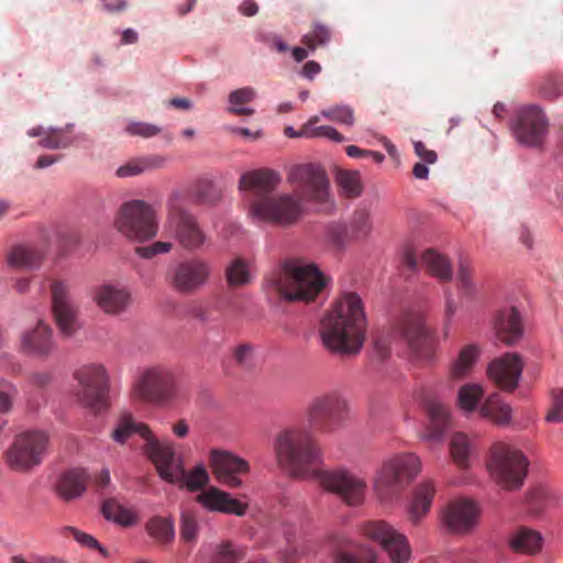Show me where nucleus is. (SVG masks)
Returning <instances> with one entry per match:
<instances>
[{
  "label": "nucleus",
  "instance_id": "14",
  "mask_svg": "<svg viewBox=\"0 0 563 563\" xmlns=\"http://www.w3.org/2000/svg\"><path fill=\"white\" fill-rule=\"evenodd\" d=\"M287 181L294 187V194L302 199V203H328L330 200V183L325 170L316 164H303L292 167Z\"/></svg>",
  "mask_w": 563,
  "mask_h": 563
},
{
  "label": "nucleus",
  "instance_id": "63",
  "mask_svg": "<svg viewBox=\"0 0 563 563\" xmlns=\"http://www.w3.org/2000/svg\"><path fill=\"white\" fill-rule=\"evenodd\" d=\"M415 153L426 163L433 164L437 162L438 155L434 151L428 150L421 141L413 143Z\"/></svg>",
  "mask_w": 563,
  "mask_h": 563
},
{
  "label": "nucleus",
  "instance_id": "45",
  "mask_svg": "<svg viewBox=\"0 0 563 563\" xmlns=\"http://www.w3.org/2000/svg\"><path fill=\"white\" fill-rule=\"evenodd\" d=\"M319 121L318 117H312L307 123L302 125L299 131L300 135L305 137H328L334 142L341 143L344 141V136L339 133L334 128L330 125L316 126Z\"/></svg>",
  "mask_w": 563,
  "mask_h": 563
},
{
  "label": "nucleus",
  "instance_id": "33",
  "mask_svg": "<svg viewBox=\"0 0 563 563\" xmlns=\"http://www.w3.org/2000/svg\"><path fill=\"white\" fill-rule=\"evenodd\" d=\"M421 265L442 282L452 279L453 273L449 258L433 249H428L421 254Z\"/></svg>",
  "mask_w": 563,
  "mask_h": 563
},
{
  "label": "nucleus",
  "instance_id": "53",
  "mask_svg": "<svg viewBox=\"0 0 563 563\" xmlns=\"http://www.w3.org/2000/svg\"><path fill=\"white\" fill-rule=\"evenodd\" d=\"M328 233L332 244L339 250L344 249L350 242L356 241L351 236L350 225L344 223H332Z\"/></svg>",
  "mask_w": 563,
  "mask_h": 563
},
{
  "label": "nucleus",
  "instance_id": "47",
  "mask_svg": "<svg viewBox=\"0 0 563 563\" xmlns=\"http://www.w3.org/2000/svg\"><path fill=\"white\" fill-rule=\"evenodd\" d=\"M183 477L177 485L185 486L190 492H196L205 487L209 482V474L203 465H197L191 471L186 472L183 466Z\"/></svg>",
  "mask_w": 563,
  "mask_h": 563
},
{
  "label": "nucleus",
  "instance_id": "9",
  "mask_svg": "<svg viewBox=\"0 0 563 563\" xmlns=\"http://www.w3.org/2000/svg\"><path fill=\"white\" fill-rule=\"evenodd\" d=\"M49 449V434L42 430H27L16 434L3 453V462L15 473L30 474L38 467Z\"/></svg>",
  "mask_w": 563,
  "mask_h": 563
},
{
  "label": "nucleus",
  "instance_id": "7",
  "mask_svg": "<svg viewBox=\"0 0 563 563\" xmlns=\"http://www.w3.org/2000/svg\"><path fill=\"white\" fill-rule=\"evenodd\" d=\"M421 463L413 453H399L385 460L377 471L373 487L383 503L398 496L419 474Z\"/></svg>",
  "mask_w": 563,
  "mask_h": 563
},
{
  "label": "nucleus",
  "instance_id": "24",
  "mask_svg": "<svg viewBox=\"0 0 563 563\" xmlns=\"http://www.w3.org/2000/svg\"><path fill=\"white\" fill-rule=\"evenodd\" d=\"M493 324L497 338L507 345H514L522 338V318L516 307L507 306L497 310Z\"/></svg>",
  "mask_w": 563,
  "mask_h": 563
},
{
  "label": "nucleus",
  "instance_id": "10",
  "mask_svg": "<svg viewBox=\"0 0 563 563\" xmlns=\"http://www.w3.org/2000/svg\"><path fill=\"white\" fill-rule=\"evenodd\" d=\"M306 415L311 430L321 434H332L349 420L350 407L339 391H329L312 398Z\"/></svg>",
  "mask_w": 563,
  "mask_h": 563
},
{
  "label": "nucleus",
  "instance_id": "44",
  "mask_svg": "<svg viewBox=\"0 0 563 563\" xmlns=\"http://www.w3.org/2000/svg\"><path fill=\"white\" fill-rule=\"evenodd\" d=\"M472 451V443L468 437L462 432H456L452 435L450 442V452L453 461L460 467L468 465V456Z\"/></svg>",
  "mask_w": 563,
  "mask_h": 563
},
{
  "label": "nucleus",
  "instance_id": "34",
  "mask_svg": "<svg viewBox=\"0 0 563 563\" xmlns=\"http://www.w3.org/2000/svg\"><path fill=\"white\" fill-rule=\"evenodd\" d=\"M479 413L482 417L490 419L499 426L509 424L511 420L510 406L504 402L497 393H494L486 398L479 408Z\"/></svg>",
  "mask_w": 563,
  "mask_h": 563
},
{
  "label": "nucleus",
  "instance_id": "40",
  "mask_svg": "<svg viewBox=\"0 0 563 563\" xmlns=\"http://www.w3.org/2000/svg\"><path fill=\"white\" fill-rule=\"evenodd\" d=\"M102 515L120 526L130 527L136 522V516L114 499H108L102 504Z\"/></svg>",
  "mask_w": 563,
  "mask_h": 563
},
{
  "label": "nucleus",
  "instance_id": "57",
  "mask_svg": "<svg viewBox=\"0 0 563 563\" xmlns=\"http://www.w3.org/2000/svg\"><path fill=\"white\" fill-rule=\"evenodd\" d=\"M162 129L146 122H131L125 126V132L132 136L152 137L159 134Z\"/></svg>",
  "mask_w": 563,
  "mask_h": 563
},
{
  "label": "nucleus",
  "instance_id": "48",
  "mask_svg": "<svg viewBox=\"0 0 563 563\" xmlns=\"http://www.w3.org/2000/svg\"><path fill=\"white\" fill-rule=\"evenodd\" d=\"M192 197L199 205L216 203L220 198V194L212 180L199 178L194 186Z\"/></svg>",
  "mask_w": 563,
  "mask_h": 563
},
{
  "label": "nucleus",
  "instance_id": "55",
  "mask_svg": "<svg viewBox=\"0 0 563 563\" xmlns=\"http://www.w3.org/2000/svg\"><path fill=\"white\" fill-rule=\"evenodd\" d=\"M551 398V406L545 420L550 423H560L563 421V389H554Z\"/></svg>",
  "mask_w": 563,
  "mask_h": 563
},
{
  "label": "nucleus",
  "instance_id": "13",
  "mask_svg": "<svg viewBox=\"0 0 563 563\" xmlns=\"http://www.w3.org/2000/svg\"><path fill=\"white\" fill-rule=\"evenodd\" d=\"M78 389L77 400L93 412H101L109 406V376L100 364H89L78 368L75 374Z\"/></svg>",
  "mask_w": 563,
  "mask_h": 563
},
{
  "label": "nucleus",
  "instance_id": "27",
  "mask_svg": "<svg viewBox=\"0 0 563 563\" xmlns=\"http://www.w3.org/2000/svg\"><path fill=\"white\" fill-rule=\"evenodd\" d=\"M424 406L429 416V426L424 438L429 441H440L451 426L450 410L448 406L433 397L428 398Z\"/></svg>",
  "mask_w": 563,
  "mask_h": 563
},
{
  "label": "nucleus",
  "instance_id": "61",
  "mask_svg": "<svg viewBox=\"0 0 563 563\" xmlns=\"http://www.w3.org/2000/svg\"><path fill=\"white\" fill-rule=\"evenodd\" d=\"M253 357V347L250 344H241L236 346L233 351V358L241 366H246L250 364Z\"/></svg>",
  "mask_w": 563,
  "mask_h": 563
},
{
  "label": "nucleus",
  "instance_id": "29",
  "mask_svg": "<svg viewBox=\"0 0 563 563\" xmlns=\"http://www.w3.org/2000/svg\"><path fill=\"white\" fill-rule=\"evenodd\" d=\"M88 479L89 475L85 470H69L59 476L56 493L65 501L79 498L87 488Z\"/></svg>",
  "mask_w": 563,
  "mask_h": 563
},
{
  "label": "nucleus",
  "instance_id": "41",
  "mask_svg": "<svg viewBox=\"0 0 563 563\" xmlns=\"http://www.w3.org/2000/svg\"><path fill=\"white\" fill-rule=\"evenodd\" d=\"M484 396V389L478 384H464L457 391L456 404L465 412H474Z\"/></svg>",
  "mask_w": 563,
  "mask_h": 563
},
{
  "label": "nucleus",
  "instance_id": "36",
  "mask_svg": "<svg viewBox=\"0 0 563 563\" xmlns=\"http://www.w3.org/2000/svg\"><path fill=\"white\" fill-rule=\"evenodd\" d=\"M225 282L229 288L243 287L251 283L252 275L247 260L236 256L224 269Z\"/></svg>",
  "mask_w": 563,
  "mask_h": 563
},
{
  "label": "nucleus",
  "instance_id": "2",
  "mask_svg": "<svg viewBox=\"0 0 563 563\" xmlns=\"http://www.w3.org/2000/svg\"><path fill=\"white\" fill-rule=\"evenodd\" d=\"M280 181V174L269 168L250 170L241 176L239 188L252 192L249 213L254 220L291 227L305 214L302 199L294 192L275 194Z\"/></svg>",
  "mask_w": 563,
  "mask_h": 563
},
{
  "label": "nucleus",
  "instance_id": "38",
  "mask_svg": "<svg viewBox=\"0 0 563 563\" xmlns=\"http://www.w3.org/2000/svg\"><path fill=\"white\" fill-rule=\"evenodd\" d=\"M474 266L466 257H460L456 272V280L462 296L473 298L477 294V286L474 280Z\"/></svg>",
  "mask_w": 563,
  "mask_h": 563
},
{
  "label": "nucleus",
  "instance_id": "35",
  "mask_svg": "<svg viewBox=\"0 0 563 563\" xmlns=\"http://www.w3.org/2000/svg\"><path fill=\"white\" fill-rule=\"evenodd\" d=\"M478 356H479L478 346H476L474 344H468V345L464 346L460 351L457 358L453 362V364L451 366V369H450L451 377L456 380H461V379H464L465 377H467L471 374Z\"/></svg>",
  "mask_w": 563,
  "mask_h": 563
},
{
  "label": "nucleus",
  "instance_id": "19",
  "mask_svg": "<svg viewBox=\"0 0 563 563\" xmlns=\"http://www.w3.org/2000/svg\"><path fill=\"white\" fill-rule=\"evenodd\" d=\"M399 332L407 340L411 351L422 361H430L435 353L438 343L435 334L419 314H408L399 323Z\"/></svg>",
  "mask_w": 563,
  "mask_h": 563
},
{
  "label": "nucleus",
  "instance_id": "12",
  "mask_svg": "<svg viewBox=\"0 0 563 563\" xmlns=\"http://www.w3.org/2000/svg\"><path fill=\"white\" fill-rule=\"evenodd\" d=\"M114 225L130 240L137 242L152 240L158 231L157 211L144 200H130L120 207Z\"/></svg>",
  "mask_w": 563,
  "mask_h": 563
},
{
  "label": "nucleus",
  "instance_id": "37",
  "mask_svg": "<svg viewBox=\"0 0 563 563\" xmlns=\"http://www.w3.org/2000/svg\"><path fill=\"white\" fill-rule=\"evenodd\" d=\"M8 262L15 268L35 269L41 265L42 255L34 249L19 245L11 250L8 255Z\"/></svg>",
  "mask_w": 563,
  "mask_h": 563
},
{
  "label": "nucleus",
  "instance_id": "51",
  "mask_svg": "<svg viewBox=\"0 0 563 563\" xmlns=\"http://www.w3.org/2000/svg\"><path fill=\"white\" fill-rule=\"evenodd\" d=\"M336 181L347 197H358L362 194L360 175L356 172L340 170Z\"/></svg>",
  "mask_w": 563,
  "mask_h": 563
},
{
  "label": "nucleus",
  "instance_id": "54",
  "mask_svg": "<svg viewBox=\"0 0 563 563\" xmlns=\"http://www.w3.org/2000/svg\"><path fill=\"white\" fill-rule=\"evenodd\" d=\"M63 536H71L79 544L86 547L88 549H97L103 555L107 554V551L100 545V543L90 534L78 530L75 527L66 526L62 529Z\"/></svg>",
  "mask_w": 563,
  "mask_h": 563
},
{
  "label": "nucleus",
  "instance_id": "50",
  "mask_svg": "<svg viewBox=\"0 0 563 563\" xmlns=\"http://www.w3.org/2000/svg\"><path fill=\"white\" fill-rule=\"evenodd\" d=\"M331 30L321 23H314L312 30L302 36L301 43L314 51L319 46L327 45L331 40Z\"/></svg>",
  "mask_w": 563,
  "mask_h": 563
},
{
  "label": "nucleus",
  "instance_id": "52",
  "mask_svg": "<svg viewBox=\"0 0 563 563\" xmlns=\"http://www.w3.org/2000/svg\"><path fill=\"white\" fill-rule=\"evenodd\" d=\"M244 558V551L231 542H222L214 553V563H239Z\"/></svg>",
  "mask_w": 563,
  "mask_h": 563
},
{
  "label": "nucleus",
  "instance_id": "26",
  "mask_svg": "<svg viewBox=\"0 0 563 563\" xmlns=\"http://www.w3.org/2000/svg\"><path fill=\"white\" fill-rule=\"evenodd\" d=\"M196 499L201 506L210 511L243 516L247 508L246 504L232 498L229 493L217 487H210L207 490H203L196 497Z\"/></svg>",
  "mask_w": 563,
  "mask_h": 563
},
{
  "label": "nucleus",
  "instance_id": "5",
  "mask_svg": "<svg viewBox=\"0 0 563 563\" xmlns=\"http://www.w3.org/2000/svg\"><path fill=\"white\" fill-rule=\"evenodd\" d=\"M132 397L143 402L166 407L187 400L188 391L172 369L156 365L144 369L136 378L132 387Z\"/></svg>",
  "mask_w": 563,
  "mask_h": 563
},
{
  "label": "nucleus",
  "instance_id": "64",
  "mask_svg": "<svg viewBox=\"0 0 563 563\" xmlns=\"http://www.w3.org/2000/svg\"><path fill=\"white\" fill-rule=\"evenodd\" d=\"M456 311H457L456 302L454 301V299H453L451 294H446L445 295V310H444L445 318H446V323H445L444 329H443V334H444L445 338L449 335L450 321L454 317Z\"/></svg>",
  "mask_w": 563,
  "mask_h": 563
},
{
  "label": "nucleus",
  "instance_id": "58",
  "mask_svg": "<svg viewBox=\"0 0 563 563\" xmlns=\"http://www.w3.org/2000/svg\"><path fill=\"white\" fill-rule=\"evenodd\" d=\"M540 92L544 98L555 99L563 93V81L558 76H551L544 79L540 88Z\"/></svg>",
  "mask_w": 563,
  "mask_h": 563
},
{
  "label": "nucleus",
  "instance_id": "43",
  "mask_svg": "<svg viewBox=\"0 0 563 563\" xmlns=\"http://www.w3.org/2000/svg\"><path fill=\"white\" fill-rule=\"evenodd\" d=\"M146 530L161 543H170L175 538L174 522L169 518L154 517L150 519Z\"/></svg>",
  "mask_w": 563,
  "mask_h": 563
},
{
  "label": "nucleus",
  "instance_id": "30",
  "mask_svg": "<svg viewBox=\"0 0 563 563\" xmlns=\"http://www.w3.org/2000/svg\"><path fill=\"white\" fill-rule=\"evenodd\" d=\"M166 158L162 155L151 154L129 159L115 170L119 178L134 177L155 169L164 168Z\"/></svg>",
  "mask_w": 563,
  "mask_h": 563
},
{
  "label": "nucleus",
  "instance_id": "23",
  "mask_svg": "<svg viewBox=\"0 0 563 563\" xmlns=\"http://www.w3.org/2000/svg\"><path fill=\"white\" fill-rule=\"evenodd\" d=\"M477 506L470 499H455L448 504L442 514V521L452 533H466L476 525Z\"/></svg>",
  "mask_w": 563,
  "mask_h": 563
},
{
  "label": "nucleus",
  "instance_id": "6",
  "mask_svg": "<svg viewBox=\"0 0 563 563\" xmlns=\"http://www.w3.org/2000/svg\"><path fill=\"white\" fill-rule=\"evenodd\" d=\"M164 231L190 252L201 250L209 242L208 234L188 209L186 197L179 190L172 191L167 198Z\"/></svg>",
  "mask_w": 563,
  "mask_h": 563
},
{
  "label": "nucleus",
  "instance_id": "21",
  "mask_svg": "<svg viewBox=\"0 0 563 563\" xmlns=\"http://www.w3.org/2000/svg\"><path fill=\"white\" fill-rule=\"evenodd\" d=\"M210 467L216 478L230 488L242 485L239 475L250 471L249 462L228 451L212 450L210 452Z\"/></svg>",
  "mask_w": 563,
  "mask_h": 563
},
{
  "label": "nucleus",
  "instance_id": "17",
  "mask_svg": "<svg viewBox=\"0 0 563 563\" xmlns=\"http://www.w3.org/2000/svg\"><path fill=\"white\" fill-rule=\"evenodd\" d=\"M52 311L60 334L71 338L80 328L78 307L74 302L69 286L63 280H53L51 284Z\"/></svg>",
  "mask_w": 563,
  "mask_h": 563
},
{
  "label": "nucleus",
  "instance_id": "62",
  "mask_svg": "<svg viewBox=\"0 0 563 563\" xmlns=\"http://www.w3.org/2000/svg\"><path fill=\"white\" fill-rule=\"evenodd\" d=\"M16 390L12 386H7L5 389L0 390V413H7L12 407V400Z\"/></svg>",
  "mask_w": 563,
  "mask_h": 563
},
{
  "label": "nucleus",
  "instance_id": "8",
  "mask_svg": "<svg viewBox=\"0 0 563 563\" xmlns=\"http://www.w3.org/2000/svg\"><path fill=\"white\" fill-rule=\"evenodd\" d=\"M421 463L413 453H399L385 460L377 471L373 487L383 503L398 496L419 474Z\"/></svg>",
  "mask_w": 563,
  "mask_h": 563
},
{
  "label": "nucleus",
  "instance_id": "56",
  "mask_svg": "<svg viewBox=\"0 0 563 563\" xmlns=\"http://www.w3.org/2000/svg\"><path fill=\"white\" fill-rule=\"evenodd\" d=\"M321 114L332 121H336L346 125H352L354 122L353 111L346 106H336L322 110Z\"/></svg>",
  "mask_w": 563,
  "mask_h": 563
},
{
  "label": "nucleus",
  "instance_id": "31",
  "mask_svg": "<svg viewBox=\"0 0 563 563\" xmlns=\"http://www.w3.org/2000/svg\"><path fill=\"white\" fill-rule=\"evenodd\" d=\"M433 496L434 487L431 483H422L417 486L408 512V518L412 525H418L429 512Z\"/></svg>",
  "mask_w": 563,
  "mask_h": 563
},
{
  "label": "nucleus",
  "instance_id": "20",
  "mask_svg": "<svg viewBox=\"0 0 563 563\" xmlns=\"http://www.w3.org/2000/svg\"><path fill=\"white\" fill-rule=\"evenodd\" d=\"M548 120L537 106H526L518 110L512 125L517 140L528 146H538L548 132Z\"/></svg>",
  "mask_w": 563,
  "mask_h": 563
},
{
  "label": "nucleus",
  "instance_id": "46",
  "mask_svg": "<svg viewBox=\"0 0 563 563\" xmlns=\"http://www.w3.org/2000/svg\"><path fill=\"white\" fill-rule=\"evenodd\" d=\"M180 538L186 543H196L199 534V523L195 511L184 509L180 515Z\"/></svg>",
  "mask_w": 563,
  "mask_h": 563
},
{
  "label": "nucleus",
  "instance_id": "28",
  "mask_svg": "<svg viewBox=\"0 0 563 563\" xmlns=\"http://www.w3.org/2000/svg\"><path fill=\"white\" fill-rule=\"evenodd\" d=\"M21 344L29 354L47 355L54 347L52 329L43 321H38L34 329L22 335Z\"/></svg>",
  "mask_w": 563,
  "mask_h": 563
},
{
  "label": "nucleus",
  "instance_id": "11",
  "mask_svg": "<svg viewBox=\"0 0 563 563\" xmlns=\"http://www.w3.org/2000/svg\"><path fill=\"white\" fill-rule=\"evenodd\" d=\"M528 460L523 453L504 443L492 446L487 470L490 477L503 488L518 489L527 475Z\"/></svg>",
  "mask_w": 563,
  "mask_h": 563
},
{
  "label": "nucleus",
  "instance_id": "49",
  "mask_svg": "<svg viewBox=\"0 0 563 563\" xmlns=\"http://www.w3.org/2000/svg\"><path fill=\"white\" fill-rule=\"evenodd\" d=\"M351 236L356 241L365 239L372 231L369 212L366 209L354 211L351 223Z\"/></svg>",
  "mask_w": 563,
  "mask_h": 563
},
{
  "label": "nucleus",
  "instance_id": "42",
  "mask_svg": "<svg viewBox=\"0 0 563 563\" xmlns=\"http://www.w3.org/2000/svg\"><path fill=\"white\" fill-rule=\"evenodd\" d=\"M71 129V124H67L65 128H48L45 136L38 141L40 146L49 150L68 147L73 143V139L68 135Z\"/></svg>",
  "mask_w": 563,
  "mask_h": 563
},
{
  "label": "nucleus",
  "instance_id": "39",
  "mask_svg": "<svg viewBox=\"0 0 563 563\" xmlns=\"http://www.w3.org/2000/svg\"><path fill=\"white\" fill-rule=\"evenodd\" d=\"M145 430L151 429L143 422L134 421L130 415H123L119 420L118 427L112 432V439L123 444L132 434L137 433L146 442L147 435L145 434Z\"/></svg>",
  "mask_w": 563,
  "mask_h": 563
},
{
  "label": "nucleus",
  "instance_id": "15",
  "mask_svg": "<svg viewBox=\"0 0 563 563\" xmlns=\"http://www.w3.org/2000/svg\"><path fill=\"white\" fill-rule=\"evenodd\" d=\"M211 265L201 257H190L176 263L168 269L166 279L169 286L183 295H194L210 280Z\"/></svg>",
  "mask_w": 563,
  "mask_h": 563
},
{
  "label": "nucleus",
  "instance_id": "25",
  "mask_svg": "<svg viewBox=\"0 0 563 563\" xmlns=\"http://www.w3.org/2000/svg\"><path fill=\"white\" fill-rule=\"evenodd\" d=\"M93 301L104 313L119 316L131 305V294L124 287L104 284L96 288Z\"/></svg>",
  "mask_w": 563,
  "mask_h": 563
},
{
  "label": "nucleus",
  "instance_id": "3",
  "mask_svg": "<svg viewBox=\"0 0 563 563\" xmlns=\"http://www.w3.org/2000/svg\"><path fill=\"white\" fill-rule=\"evenodd\" d=\"M367 318L360 295L341 294L320 321L319 335L323 346L341 356L357 355L365 342Z\"/></svg>",
  "mask_w": 563,
  "mask_h": 563
},
{
  "label": "nucleus",
  "instance_id": "18",
  "mask_svg": "<svg viewBox=\"0 0 563 563\" xmlns=\"http://www.w3.org/2000/svg\"><path fill=\"white\" fill-rule=\"evenodd\" d=\"M365 537L378 542L388 553L391 563H406L411 554L407 538L396 531L389 523L376 520L363 525Z\"/></svg>",
  "mask_w": 563,
  "mask_h": 563
},
{
  "label": "nucleus",
  "instance_id": "60",
  "mask_svg": "<svg viewBox=\"0 0 563 563\" xmlns=\"http://www.w3.org/2000/svg\"><path fill=\"white\" fill-rule=\"evenodd\" d=\"M341 563H376V553L373 550H365L358 555L341 554Z\"/></svg>",
  "mask_w": 563,
  "mask_h": 563
},
{
  "label": "nucleus",
  "instance_id": "16",
  "mask_svg": "<svg viewBox=\"0 0 563 563\" xmlns=\"http://www.w3.org/2000/svg\"><path fill=\"white\" fill-rule=\"evenodd\" d=\"M147 441L144 452L155 465L162 479L167 483H178L183 475V459L177 455L175 444L170 440H159L151 430H145Z\"/></svg>",
  "mask_w": 563,
  "mask_h": 563
},
{
  "label": "nucleus",
  "instance_id": "32",
  "mask_svg": "<svg viewBox=\"0 0 563 563\" xmlns=\"http://www.w3.org/2000/svg\"><path fill=\"white\" fill-rule=\"evenodd\" d=\"M543 539L540 532L527 528H518L509 540L510 548L515 552L534 554L542 548Z\"/></svg>",
  "mask_w": 563,
  "mask_h": 563
},
{
  "label": "nucleus",
  "instance_id": "59",
  "mask_svg": "<svg viewBox=\"0 0 563 563\" xmlns=\"http://www.w3.org/2000/svg\"><path fill=\"white\" fill-rule=\"evenodd\" d=\"M256 97V91L252 87H243L232 91L229 95V101L232 106H240L251 102Z\"/></svg>",
  "mask_w": 563,
  "mask_h": 563
},
{
  "label": "nucleus",
  "instance_id": "22",
  "mask_svg": "<svg viewBox=\"0 0 563 563\" xmlns=\"http://www.w3.org/2000/svg\"><path fill=\"white\" fill-rule=\"evenodd\" d=\"M523 369V362L517 353H506L492 361L487 368L488 377L503 390L514 391Z\"/></svg>",
  "mask_w": 563,
  "mask_h": 563
},
{
  "label": "nucleus",
  "instance_id": "4",
  "mask_svg": "<svg viewBox=\"0 0 563 563\" xmlns=\"http://www.w3.org/2000/svg\"><path fill=\"white\" fill-rule=\"evenodd\" d=\"M325 279L314 264L290 261L264 280V289L286 301H313L323 290Z\"/></svg>",
  "mask_w": 563,
  "mask_h": 563
},
{
  "label": "nucleus",
  "instance_id": "1",
  "mask_svg": "<svg viewBox=\"0 0 563 563\" xmlns=\"http://www.w3.org/2000/svg\"><path fill=\"white\" fill-rule=\"evenodd\" d=\"M278 465L297 479H316L325 490L338 495L350 506L361 505L365 497V478L346 470H322V451L311 432L303 428L280 431L274 442Z\"/></svg>",
  "mask_w": 563,
  "mask_h": 563
}]
</instances>
